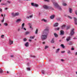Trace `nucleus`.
I'll return each mask as SVG.
<instances>
[{"instance_id":"obj_1","label":"nucleus","mask_w":77,"mask_h":77,"mask_svg":"<svg viewBox=\"0 0 77 77\" xmlns=\"http://www.w3.org/2000/svg\"><path fill=\"white\" fill-rule=\"evenodd\" d=\"M48 30H49L48 27H46L45 29L43 32L41 37V39L42 40H45L47 38V35L48 33Z\"/></svg>"},{"instance_id":"obj_2","label":"nucleus","mask_w":77,"mask_h":77,"mask_svg":"<svg viewBox=\"0 0 77 77\" xmlns=\"http://www.w3.org/2000/svg\"><path fill=\"white\" fill-rule=\"evenodd\" d=\"M53 3L54 6H55L57 8H58L60 11L62 10V8H61V7L58 5L57 2H53Z\"/></svg>"},{"instance_id":"obj_3","label":"nucleus","mask_w":77,"mask_h":77,"mask_svg":"<svg viewBox=\"0 0 77 77\" xmlns=\"http://www.w3.org/2000/svg\"><path fill=\"white\" fill-rule=\"evenodd\" d=\"M74 34V29H72L71 31H70V32L69 34L70 36H73Z\"/></svg>"},{"instance_id":"obj_4","label":"nucleus","mask_w":77,"mask_h":77,"mask_svg":"<svg viewBox=\"0 0 77 77\" xmlns=\"http://www.w3.org/2000/svg\"><path fill=\"white\" fill-rule=\"evenodd\" d=\"M43 8L44 9H51V7L48 6L46 5H44Z\"/></svg>"},{"instance_id":"obj_5","label":"nucleus","mask_w":77,"mask_h":77,"mask_svg":"<svg viewBox=\"0 0 77 77\" xmlns=\"http://www.w3.org/2000/svg\"><path fill=\"white\" fill-rule=\"evenodd\" d=\"M24 25H25V24L24 23H23L22 24L21 26V29H22V30H25V31H26V29L24 28Z\"/></svg>"},{"instance_id":"obj_6","label":"nucleus","mask_w":77,"mask_h":77,"mask_svg":"<svg viewBox=\"0 0 77 77\" xmlns=\"http://www.w3.org/2000/svg\"><path fill=\"white\" fill-rule=\"evenodd\" d=\"M31 5L33 6H35V7H38V5L36 4H34V3H32Z\"/></svg>"},{"instance_id":"obj_7","label":"nucleus","mask_w":77,"mask_h":77,"mask_svg":"<svg viewBox=\"0 0 77 77\" xmlns=\"http://www.w3.org/2000/svg\"><path fill=\"white\" fill-rule=\"evenodd\" d=\"M74 23L76 25H77V19L75 18V17L74 18Z\"/></svg>"},{"instance_id":"obj_8","label":"nucleus","mask_w":77,"mask_h":77,"mask_svg":"<svg viewBox=\"0 0 77 77\" xmlns=\"http://www.w3.org/2000/svg\"><path fill=\"white\" fill-rule=\"evenodd\" d=\"M70 39H71V37L70 36L67 37L66 39V41L67 42H68V41H69L70 40Z\"/></svg>"},{"instance_id":"obj_9","label":"nucleus","mask_w":77,"mask_h":77,"mask_svg":"<svg viewBox=\"0 0 77 77\" xmlns=\"http://www.w3.org/2000/svg\"><path fill=\"white\" fill-rule=\"evenodd\" d=\"M66 26L65 25H63L61 26V29H64L65 28Z\"/></svg>"},{"instance_id":"obj_10","label":"nucleus","mask_w":77,"mask_h":77,"mask_svg":"<svg viewBox=\"0 0 77 77\" xmlns=\"http://www.w3.org/2000/svg\"><path fill=\"white\" fill-rule=\"evenodd\" d=\"M55 17V15H52L51 16H50V18L51 19H53L54 17Z\"/></svg>"},{"instance_id":"obj_11","label":"nucleus","mask_w":77,"mask_h":77,"mask_svg":"<svg viewBox=\"0 0 77 77\" xmlns=\"http://www.w3.org/2000/svg\"><path fill=\"white\" fill-rule=\"evenodd\" d=\"M21 19H18L16 21V23H18V22H20V21H21Z\"/></svg>"},{"instance_id":"obj_12","label":"nucleus","mask_w":77,"mask_h":77,"mask_svg":"<svg viewBox=\"0 0 77 77\" xmlns=\"http://www.w3.org/2000/svg\"><path fill=\"white\" fill-rule=\"evenodd\" d=\"M64 34V31L62 30H61L60 31V35H63Z\"/></svg>"},{"instance_id":"obj_13","label":"nucleus","mask_w":77,"mask_h":77,"mask_svg":"<svg viewBox=\"0 0 77 77\" xmlns=\"http://www.w3.org/2000/svg\"><path fill=\"white\" fill-rule=\"evenodd\" d=\"M28 26H29L30 29H31L32 30H33V28L32 27V26H31V23H28Z\"/></svg>"},{"instance_id":"obj_14","label":"nucleus","mask_w":77,"mask_h":77,"mask_svg":"<svg viewBox=\"0 0 77 77\" xmlns=\"http://www.w3.org/2000/svg\"><path fill=\"white\" fill-rule=\"evenodd\" d=\"M13 44V41H11V40H9V44H10V45H11V44Z\"/></svg>"},{"instance_id":"obj_15","label":"nucleus","mask_w":77,"mask_h":77,"mask_svg":"<svg viewBox=\"0 0 77 77\" xmlns=\"http://www.w3.org/2000/svg\"><path fill=\"white\" fill-rule=\"evenodd\" d=\"M54 38H53L51 41V42L52 44H54Z\"/></svg>"},{"instance_id":"obj_16","label":"nucleus","mask_w":77,"mask_h":77,"mask_svg":"<svg viewBox=\"0 0 77 77\" xmlns=\"http://www.w3.org/2000/svg\"><path fill=\"white\" fill-rule=\"evenodd\" d=\"M29 33H30V32L29 31H26L25 32V35H28V34H29Z\"/></svg>"},{"instance_id":"obj_17","label":"nucleus","mask_w":77,"mask_h":77,"mask_svg":"<svg viewBox=\"0 0 77 77\" xmlns=\"http://www.w3.org/2000/svg\"><path fill=\"white\" fill-rule=\"evenodd\" d=\"M25 46L26 47H27L28 46H29V42H26V43L25 44Z\"/></svg>"},{"instance_id":"obj_18","label":"nucleus","mask_w":77,"mask_h":77,"mask_svg":"<svg viewBox=\"0 0 77 77\" xmlns=\"http://www.w3.org/2000/svg\"><path fill=\"white\" fill-rule=\"evenodd\" d=\"M19 13L17 12L15 14V17H16V16H18L19 15Z\"/></svg>"},{"instance_id":"obj_19","label":"nucleus","mask_w":77,"mask_h":77,"mask_svg":"<svg viewBox=\"0 0 77 77\" xmlns=\"http://www.w3.org/2000/svg\"><path fill=\"white\" fill-rule=\"evenodd\" d=\"M58 25H59V23H56L54 24V26L55 27H57L58 26Z\"/></svg>"},{"instance_id":"obj_20","label":"nucleus","mask_w":77,"mask_h":77,"mask_svg":"<svg viewBox=\"0 0 77 77\" xmlns=\"http://www.w3.org/2000/svg\"><path fill=\"white\" fill-rule=\"evenodd\" d=\"M60 47H62L63 48H65V46H64V45L63 44H61L60 45Z\"/></svg>"},{"instance_id":"obj_21","label":"nucleus","mask_w":77,"mask_h":77,"mask_svg":"<svg viewBox=\"0 0 77 77\" xmlns=\"http://www.w3.org/2000/svg\"><path fill=\"white\" fill-rule=\"evenodd\" d=\"M60 50V49L59 48H58L55 51L56 53H58V52H59V51Z\"/></svg>"},{"instance_id":"obj_22","label":"nucleus","mask_w":77,"mask_h":77,"mask_svg":"<svg viewBox=\"0 0 77 77\" xmlns=\"http://www.w3.org/2000/svg\"><path fill=\"white\" fill-rule=\"evenodd\" d=\"M70 28V26H68L66 27V30H68Z\"/></svg>"},{"instance_id":"obj_23","label":"nucleus","mask_w":77,"mask_h":77,"mask_svg":"<svg viewBox=\"0 0 77 77\" xmlns=\"http://www.w3.org/2000/svg\"><path fill=\"white\" fill-rule=\"evenodd\" d=\"M67 53L68 54H71V51H70L69 50H68L67 51Z\"/></svg>"},{"instance_id":"obj_24","label":"nucleus","mask_w":77,"mask_h":77,"mask_svg":"<svg viewBox=\"0 0 77 77\" xmlns=\"http://www.w3.org/2000/svg\"><path fill=\"white\" fill-rule=\"evenodd\" d=\"M60 29V28L58 27L57 28H55L54 29L55 30H59Z\"/></svg>"},{"instance_id":"obj_25","label":"nucleus","mask_w":77,"mask_h":77,"mask_svg":"<svg viewBox=\"0 0 77 77\" xmlns=\"http://www.w3.org/2000/svg\"><path fill=\"white\" fill-rule=\"evenodd\" d=\"M54 35L55 37H56V38H57V36H58V35H57L56 34V33H54Z\"/></svg>"},{"instance_id":"obj_26","label":"nucleus","mask_w":77,"mask_h":77,"mask_svg":"<svg viewBox=\"0 0 77 77\" xmlns=\"http://www.w3.org/2000/svg\"><path fill=\"white\" fill-rule=\"evenodd\" d=\"M71 11H72V9H71V8H69V12H70V13H72Z\"/></svg>"},{"instance_id":"obj_27","label":"nucleus","mask_w":77,"mask_h":77,"mask_svg":"<svg viewBox=\"0 0 77 77\" xmlns=\"http://www.w3.org/2000/svg\"><path fill=\"white\" fill-rule=\"evenodd\" d=\"M45 71H44V70H42V74H45Z\"/></svg>"},{"instance_id":"obj_28","label":"nucleus","mask_w":77,"mask_h":77,"mask_svg":"<svg viewBox=\"0 0 77 77\" xmlns=\"http://www.w3.org/2000/svg\"><path fill=\"white\" fill-rule=\"evenodd\" d=\"M3 73V70L2 69H0V73Z\"/></svg>"},{"instance_id":"obj_29","label":"nucleus","mask_w":77,"mask_h":77,"mask_svg":"<svg viewBox=\"0 0 77 77\" xmlns=\"http://www.w3.org/2000/svg\"><path fill=\"white\" fill-rule=\"evenodd\" d=\"M11 15L13 17H15V14H14V13H11Z\"/></svg>"},{"instance_id":"obj_30","label":"nucleus","mask_w":77,"mask_h":77,"mask_svg":"<svg viewBox=\"0 0 77 77\" xmlns=\"http://www.w3.org/2000/svg\"><path fill=\"white\" fill-rule=\"evenodd\" d=\"M69 45H72V42H69Z\"/></svg>"},{"instance_id":"obj_31","label":"nucleus","mask_w":77,"mask_h":77,"mask_svg":"<svg viewBox=\"0 0 77 77\" xmlns=\"http://www.w3.org/2000/svg\"><path fill=\"white\" fill-rule=\"evenodd\" d=\"M48 48V46H45V49H47V48Z\"/></svg>"},{"instance_id":"obj_32","label":"nucleus","mask_w":77,"mask_h":77,"mask_svg":"<svg viewBox=\"0 0 77 77\" xmlns=\"http://www.w3.org/2000/svg\"><path fill=\"white\" fill-rule=\"evenodd\" d=\"M5 20V17L3 18V19L1 21L2 23H3L4 22V20Z\"/></svg>"},{"instance_id":"obj_33","label":"nucleus","mask_w":77,"mask_h":77,"mask_svg":"<svg viewBox=\"0 0 77 77\" xmlns=\"http://www.w3.org/2000/svg\"><path fill=\"white\" fill-rule=\"evenodd\" d=\"M4 25L5 26H7L8 25V23H4Z\"/></svg>"},{"instance_id":"obj_34","label":"nucleus","mask_w":77,"mask_h":77,"mask_svg":"<svg viewBox=\"0 0 77 77\" xmlns=\"http://www.w3.org/2000/svg\"><path fill=\"white\" fill-rule=\"evenodd\" d=\"M34 36H30V38L31 39H34Z\"/></svg>"},{"instance_id":"obj_35","label":"nucleus","mask_w":77,"mask_h":77,"mask_svg":"<svg viewBox=\"0 0 77 77\" xmlns=\"http://www.w3.org/2000/svg\"><path fill=\"white\" fill-rule=\"evenodd\" d=\"M7 2L9 4H10V3H11V1H7Z\"/></svg>"},{"instance_id":"obj_36","label":"nucleus","mask_w":77,"mask_h":77,"mask_svg":"<svg viewBox=\"0 0 77 77\" xmlns=\"http://www.w3.org/2000/svg\"><path fill=\"white\" fill-rule=\"evenodd\" d=\"M37 33H38V29H37L35 32V34H37Z\"/></svg>"},{"instance_id":"obj_37","label":"nucleus","mask_w":77,"mask_h":77,"mask_svg":"<svg viewBox=\"0 0 77 77\" xmlns=\"http://www.w3.org/2000/svg\"><path fill=\"white\" fill-rule=\"evenodd\" d=\"M63 6H66V3H63Z\"/></svg>"},{"instance_id":"obj_38","label":"nucleus","mask_w":77,"mask_h":77,"mask_svg":"<svg viewBox=\"0 0 77 77\" xmlns=\"http://www.w3.org/2000/svg\"><path fill=\"white\" fill-rule=\"evenodd\" d=\"M4 35H1V38H4Z\"/></svg>"},{"instance_id":"obj_39","label":"nucleus","mask_w":77,"mask_h":77,"mask_svg":"<svg viewBox=\"0 0 77 77\" xmlns=\"http://www.w3.org/2000/svg\"><path fill=\"white\" fill-rule=\"evenodd\" d=\"M42 21H44L45 22H46V21H47V20H46L44 19L42 20Z\"/></svg>"},{"instance_id":"obj_40","label":"nucleus","mask_w":77,"mask_h":77,"mask_svg":"<svg viewBox=\"0 0 77 77\" xmlns=\"http://www.w3.org/2000/svg\"><path fill=\"white\" fill-rule=\"evenodd\" d=\"M61 53H65V51H61Z\"/></svg>"},{"instance_id":"obj_41","label":"nucleus","mask_w":77,"mask_h":77,"mask_svg":"<svg viewBox=\"0 0 77 77\" xmlns=\"http://www.w3.org/2000/svg\"><path fill=\"white\" fill-rule=\"evenodd\" d=\"M29 18H32L33 17V14L31 15L30 16Z\"/></svg>"},{"instance_id":"obj_42","label":"nucleus","mask_w":77,"mask_h":77,"mask_svg":"<svg viewBox=\"0 0 77 77\" xmlns=\"http://www.w3.org/2000/svg\"><path fill=\"white\" fill-rule=\"evenodd\" d=\"M44 0L45 2H50V1L49 0Z\"/></svg>"},{"instance_id":"obj_43","label":"nucleus","mask_w":77,"mask_h":77,"mask_svg":"<svg viewBox=\"0 0 77 77\" xmlns=\"http://www.w3.org/2000/svg\"><path fill=\"white\" fill-rule=\"evenodd\" d=\"M68 18H70V19H72V17H71L70 16H68Z\"/></svg>"},{"instance_id":"obj_44","label":"nucleus","mask_w":77,"mask_h":77,"mask_svg":"<svg viewBox=\"0 0 77 77\" xmlns=\"http://www.w3.org/2000/svg\"><path fill=\"white\" fill-rule=\"evenodd\" d=\"M26 18L28 19H29V18H30V17L29 16H26Z\"/></svg>"},{"instance_id":"obj_45","label":"nucleus","mask_w":77,"mask_h":77,"mask_svg":"<svg viewBox=\"0 0 77 77\" xmlns=\"http://www.w3.org/2000/svg\"><path fill=\"white\" fill-rule=\"evenodd\" d=\"M23 41H27V39H26V38H24L23 39Z\"/></svg>"},{"instance_id":"obj_46","label":"nucleus","mask_w":77,"mask_h":77,"mask_svg":"<svg viewBox=\"0 0 77 77\" xmlns=\"http://www.w3.org/2000/svg\"><path fill=\"white\" fill-rule=\"evenodd\" d=\"M30 68H27V70H28V71H30Z\"/></svg>"},{"instance_id":"obj_47","label":"nucleus","mask_w":77,"mask_h":77,"mask_svg":"<svg viewBox=\"0 0 77 77\" xmlns=\"http://www.w3.org/2000/svg\"><path fill=\"white\" fill-rule=\"evenodd\" d=\"M0 12H2V8H0Z\"/></svg>"},{"instance_id":"obj_48","label":"nucleus","mask_w":77,"mask_h":77,"mask_svg":"<svg viewBox=\"0 0 77 77\" xmlns=\"http://www.w3.org/2000/svg\"><path fill=\"white\" fill-rule=\"evenodd\" d=\"M61 61H62V62H64V61H65V60L63 59H61Z\"/></svg>"},{"instance_id":"obj_49","label":"nucleus","mask_w":77,"mask_h":77,"mask_svg":"<svg viewBox=\"0 0 77 77\" xmlns=\"http://www.w3.org/2000/svg\"><path fill=\"white\" fill-rule=\"evenodd\" d=\"M71 50H74V48H72L71 49Z\"/></svg>"},{"instance_id":"obj_50","label":"nucleus","mask_w":77,"mask_h":77,"mask_svg":"<svg viewBox=\"0 0 77 77\" xmlns=\"http://www.w3.org/2000/svg\"><path fill=\"white\" fill-rule=\"evenodd\" d=\"M75 13L76 15H77V11H75Z\"/></svg>"},{"instance_id":"obj_51","label":"nucleus","mask_w":77,"mask_h":77,"mask_svg":"<svg viewBox=\"0 0 77 77\" xmlns=\"http://www.w3.org/2000/svg\"><path fill=\"white\" fill-rule=\"evenodd\" d=\"M75 55H77V52L75 53Z\"/></svg>"},{"instance_id":"obj_52","label":"nucleus","mask_w":77,"mask_h":77,"mask_svg":"<svg viewBox=\"0 0 77 77\" xmlns=\"http://www.w3.org/2000/svg\"><path fill=\"white\" fill-rule=\"evenodd\" d=\"M8 5V4L5 3V4H4V5H5L6 6V5Z\"/></svg>"},{"instance_id":"obj_53","label":"nucleus","mask_w":77,"mask_h":77,"mask_svg":"<svg viewBox=\"0 0 77 77\" xmlns=\"http://www.w3.org/2000/svg\"><path fill=\"white\" fill-rule=\"evenodd\" d=\"M18 31H20V29L18 28Z\"/></svg>"},{"instance_id":"obj_54","label":"nucleus","mask_w":77,"mask_h":77,"mask_svg":"<svg viewBox=\"0 0 77 77\" xmlns=\"http://www.w3.org/2000/svg\"><path fill=\"white\" fill-rule=\"evenodd\" d=\"M73 39H77V38H73Z\"/></svg>"},{"instance_id":"obj_55","label":"nucleus","mask_w":77,"mask_h":77,"mask_svg":"<svg viewBox=\"0 0 77 77\" xmlns=\"http://www.w3.org/2000/svg\"><path fill=\"white\" fill-rule=\"evenodd\" d=\"M32 56V57H35L34 56Z\"/></svg>"},{"instance_id":"obj_56","label":"nucleus","mask_w":77,"mask_h":77,"mask_svg":"<svg viewBox=\"0 0 77 77\" xmlns=\"http://www.w3.org/2000/svg\"><path fill=\"white\" fill-rule=\"evenodd\" d=\"M5 10H7V9H8V8H5Z\"/></svg>"},{"instance_id":"obj_57","label":"nucleus","mask_w":77,"mask_h":77,"mask_svg":"<svg viewBox=\"0 0 77 77\" xmlns=\"http://www.w3.org/2000/svg\"><path fill=\"white\" fill-rule=\"evenodd\" d=\"M11 57H14V56H13V55H11Z\"/></svg>"},{"instance_id":"obj_58","label":"nucleus","mask_w":77,"mask_h":77,"mask_svg":"<svg viewBox=\"0 0 77 77\" xmlns=\"http://www.w3.org/2000/svg\"><path fill=\"white\" fill-rule=\"evenodd\" d=\"M1 5H4V3H2L1 4Z\"/></svg>"},{"instance_id":"obj_59","label":"nucleus","mask_w":77,"mask_h":77,"mask_svg":"<svg viewBox=\"0 0 77 77\" xmlns=\"http://www.w3.org/2000/svg\"><path fill=\"white\" fill-rule=\"evenodd\" d=\"M1 16H2V17H3V15L2 14H1Z\"/></svg>"},{"instance_id":"obj_60","label":"nucleus","mask_w":77,"mask_h":77,"mask_svg":"<svg viewBox=\"0 0 77 77\" xmlns=\"http://www.w3.org/2000/svg\"><path fill=\"white\" fill-rule=\"evenodd\" d=\"M42 44H45V42H43Z\"/></svg>"},{"instance_id":"obj_61","label":"nucleus","mask_w":77,"mask_h":77,"mask_svg":"<svg viewBox=\"0 0 77 77\" xmlns=\"http://www.w3.org/2000/svg\"><path fill=\"white\" fill-rule=\"evenodd\" d=\"M29 41H32V40L31 39H29Z\"/></svg>"},{"instance_id":"obj_62","label":"nucleus","mask_w":77,"mask_h":77,"mask_svg":"<svg viewBox=\"0 0 77 77\" xmlns=\"http://www.w3.org/2000/svg\"><path fill=\"white\" fill-rule=\"evenodd\" d=\"M7 72L8 74V73H9V72L7 71Z\"/></svg>"},{"instance_id":"obj_63","label":"nucleus","mask_w":77,"mask_h":77,"mask_svg":"<svg viewBox=\"0 0 77 77\" xmlns=\"http://www.w3.org/2000/svg\"><path fill=\"white\" fill-rule=\"evenodd\" d=\"M27 64H28V65H29V63H28Z\"/></svg>"},{"instance_id":"obj_64","label":"nucleus","mask_w":77,"mask_h":77,"mask_svg":"<svg viewBox=\"0 0 77 77\" xmlns=\"http://www.w3.org/2000/svg\"><path fill=\"white\" fill-rule=\"evenodd\" d=\"M76 74H77V72H76Z\"/></svg>"}]
</instances>
